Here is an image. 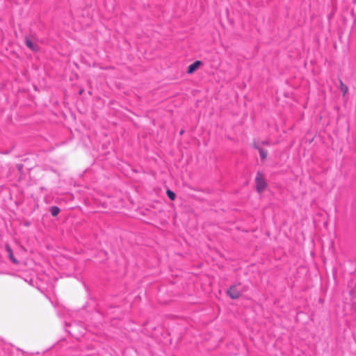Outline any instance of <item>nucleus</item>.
<instances>
[{
    "instance_id": "f257e3e1",
    "label": "nucleus",
    "mask_w": 356,
    "mask_h": 356,
    "mask_svg": "<svg viewBox=\"0 0 356 356\" xmlns=\"http://www.w3.org/2000/svg\"><path fill=\"white\" fill-rule=\"evenodd\" d=\"M256 188L258 193L264 191L266 187V182L265 181L263 174L260 172L257 173L255 177Z\"/></svg>"
},
{
    "instance_id": "f03ea898",
    "label": "nucleus",
    "mask_w": 356,
    "mask_h": 356,
    "mask_svg": "<svg viewBox=\"0 0 356 356\" xmlns=\"http://www.w3.org/2000/svg\"><path fill=\"white\" fill-rule=\"evenodd\" d=\"M227 294L232 299H237L241 296V293L236 289V286H231L228 291Z\"/></svg>"
},
{
    "instance_id": "7ed1b4c3",
    "label": "nucleus",
    "mask_w": 356,
    "mask_h": 356,
    "mask_svg": "<svg viewBox=\"0 0 356 356\" xmlns=\"http://www.w3.org/2000/svg\"><path fill=\"white\" fill-rule=\"evenodd\" d=\"M202 64V63L200 60H197L194 62L188 67L187 73L189 74H193L195 70H197L200 67V66Z\"/></svg>"
},
{
    "instance_id": "20e7f679",
    "label": "nucleus",
    "mask_w": 356,
    "mask_h": 356,
    "mask_svg": "<svg viewBox=\"0 0 356 356\" xmlns=\"http://www.w3.org/2000/svg\"><path fill=\"white\" fill-rule=\"evenodd\" d=\"M25 43L26 44V46L32 51H38V45L33 42L29 38H25Z\"/></svg>"
},
{
    "instance_id": "39448f33",
    "label": "nucleus",
    "mask_w": 356,
    "mask_h": 356,
    "mask_svg": "<svg viewBox=\"0 0 356 356\" xmlns=\"http://www.w3.org/2000/svg\"><path fill=\"white\" fill-rule=\"evenodd\" d=\"M6 250L7 252L8 253L9 257H10V259H11V261H12L13 263L17 264L18 261H17V259L14 257L13 250H12V249H11V248L10 247V245H6Z\"/></svg>"
},
{
    "instance_id": "423d86ee",
    "label": "nucleus",
    "mask_w": 356,
    "mask_h": 356,
    "mask_svg": "<svg viewBox=\"0 0 356 356\" xmlns=\"http://www.w3.org/2000/svg\"><path fill=\"white\" fill-rule=\"evenodd\" d=\"M256 147L258 149V150L259 152L261 159L262 160L266 159V157H267V154H268L267 151L264 150V149H261V147Z\"/></svg>"
},
{
    "instance_id": "0eeeda50",
    "label": "nucleus",
    "mask_w": 356,
    "mask_h": 356,
    "mask_svg": "<svg viewBox=\"0 0 356 356\" xmlns=\"http://www.w3.org/2000/svg\"><path fill=\"white\" fill-rule=\"evenodd\" d=\"M50 211L53 216H56L60 212V209L57 207H52L50 209Z\"/></svg>"
},
{
    "instance_id": "6e6552de",
    "label": "nucleus",
    "mask_w": 356,
    "mask_h": 356,
    "mask_svg": "<svg viewBox=\"0 0 356 356\" xmlns=\"http://www.w3.org/2000/svg\"><path fill=\"white\" fill-rule=\"evenodd\" d=\"M340 89L342 91L343 95H345L348 91V86H346L342 81L340 82Z\"/></svg>"
},
{
    "instance_id": "1a4fd4ad",
    "label": "nucleus",
    "mask_w": 356,
    "mask_h": 356,
    "mask_svg": "<svg viewBox=\"0 0 356 356\" xmlns=\"http://www.w3.org/2000/svg\"><path fill=\"white\" fill-rule=\"evenodd\" d=\"M166 193H167L168 197L171 200H174L175 199L176 195H175V193L173 191H172L170 190H168Z\"/></svg>"
},
{
    "instance_id": "9d476101",
    "label": "nucleus",
    "mask_w": 356,
    "mask_h": 356,
    "mask_svg": "<svg viewBox=\"0 0 356 356\" xmlns=\"http://www.w3.org/2000/svg\"><path fill=\"white\" fill-rule=\"evenodd\" d=\"M264 144L268 145V143L267 141H265V142H263Z\"/></svg>"
}]
</instances>
